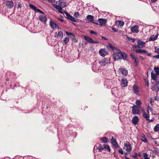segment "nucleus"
<instances>
[{
	"instance_id": "nucleus-1",
	"label": "nucleus",
	"mask_w": 159,
	"mask_h": 159,
	"mask_svg": "<svg viewBox=\"0 0 159 159\" xmlns=\"http://www.w3.org/2000/svg\"><path fill=\"white\" fill-rule=\"evenodd\" d=\"M116 51H118V52L115 53L113 55V57L115 60L122 59L126 60L127 58V55L125 52H121L120 50Z\"/></svg>"
},
{
	"instance_id": "nucleus-2",
	"label": "nucleus",
	"mask_w": 159,
	"mask_h": 159,
	"mask_svg": "<svg viewBox=\"0 0 159 159\" xmlns=\"http://www.w3.org/2000/svg\"><path fill=\"white\" fill-rule=\"evenodd\" d=\"M100 64H98V62H97L95 61V62L93 63L92 67V69L93 71L97 72L100 69Z\"/></svg>"
},
{
	"instance_id": "nucleus-3",
	"label": "nucleus",
	"mask_w": 159,
	"mask_h": 159,
	"mask_svg": "<svg viewBox=\"0 0 159 159\" xmlns=\"http://www.w3.org/2000/svg\"><path fill=\"white\" fill-rule=\"evenodd\" d=\"M154 69L156 72V74L153 73L152 72L151 73V78L152 79H155L156 76L159 75V68L155 67Z\"/></svg>"
},
{
	"instance_id": "nucleus-4",
	"label": "nucleus",
	"mask_w": 159,
	"mask_h": 159,
	"mask_svg": "<svg viewBox=\"0 0 159 159\" xmlns=\"http://www.w3.org/2000/svg\"><path fill=\"white\" fill-rule=\"evenodd\" d=\"M58 6L60 8V9H59L60 12L63 14L64 12L62 11V8L65 7L66 5V3L65 2L62 1L61 0L59 1L58 3Z\"/></svg>"
},
{
	"instance_id": "nucleus-5",
	"label": "nucleus",
	"mask_w": 159,
	"mask_h": 159,
	"mask_svg": "<svg viewBox=\"0 0 159 159\" xmlns=\"http://www.w3.org/2000/svg\"><path fill=\"white\" fill-rule=\"evenodd\" d=\"M124 149L128 152H130L131 151V145L129 142L126 141L124 143Z\"/></svg>"
},
{
	"instance_id": "nucleus-6",
	"label": "nucleus",
	"mask_w": 159,
	"mask_h": 159,
	"mask_svg": "<svg viewBox=\"0 0 159 159\" xmlns=\"http://www.w3.org/2000/svg\"><path fill=\"white\" fill-rule=\"evenodd\" d=\"M151 89L153 91L157 92L159 90V84L155 82V83L152 84Z\"/></svg>"
},
{
	"instance_id": "nucleus-7",
	"label": "nucleus",
	"mask_w": 159,
	"mask_h": 159,
	"mask_svg": "<svg viewBox=\"0 0 159 159\" xmlns=\"http://www.w3.org/2000/svg\"><path fill=\"white\" fill-rule=\"evenodd\" d=\"M42 14L43 15H40L39 16V19L41 22L45 23L47 21V18L44 13V14Z\"/></svg>"
},
{
	"instance_id": "nucleus-8",
	"label": "nucleus",
	"mask_w": 159,
	"mask_h": 159,
	"mask_svg": "<svg viewBox=\"0 0 159 159\" xmlns=\"http://www.w3.org/2000/svg\"><path fill=\"white\" fill-rule=\"evenodd\" d=\"M29 6L30 8H31L33 10L35 11L39 12L41 14H44V12L42 11L40 9H37L34 6L31 4H30L29 5Z\"/></svg>"
},
{
	"instance_id": "nucleus-9",
	"label": "nucleus",
	"mask_w": 159,
	"mask_h": 159,
	"mask_svg": "<svg viewBox=\"0 0 159 159\" xmlns=\"http://www.w3.org/2000/svg\"><path fill=\"white\" fill-rule=\"evenodd\" d=\"M139 108L136 105L133 106L132 107V113L134 115L138 114L139 113Z\"/></svg>"
},
{
	"instance_id": "nucleus-10",
	"label": "nucleus",
	"mask_w": 159,
	"mask_h": 159,
	"mask_svg": "<svg viewBox=\"0 0 159 159\" xmlns=\"http://www.w3.org/2000/svg\"><path fill=\"white\" fill-rule=\"evenodd\" d=\"M109 62V60L106 58L103 59L101 61H98V64H100V66H105Z\"/></svg>"
},
{
	"instance_id": "nucleus-11",
	"label": "nucleus",
	"mask_w": 159,
	"mask_h": 159,
	"mask_svg": "<svg viewBox=\"0 0 159 159\" xmlns=\"http://www.w3.org/2000/svg\"><path fill=\"white\" fill-rule=\"evenodd\" d=\"M64 13H65L67 16V19L74 22H76V19L69 14L67 11H64Z\"/></svg>"
},
{
	"instance_id": "nucleus-12",
	"label": "nucleus",
	"mask_w": 159,
	"mask_h": 159,
	"mask_svg": "<svg viewBox=\"0 0 159 159\" xmlns=\"http://www.w3.org/2000/svg\"><path fill=\"white\" fill-rule=\"evenodd\" d=\"M130 29L132 33H138L139 31V26L138 25H135L132 27Z\"/></svg>"
},
{
	"instance_id": "nucleus-13",
	"label": "nucleus",
	"mask_w": 159,
	"mask_h": 159,
	"mask_svg": "<svg viewBox=\"0 0 159 159\" xmlns=\"http://www.w3.org/2000/svg\"><path fill=\"white\" fill-rule=\"evenodd\" d=\"M107 48L110 50L112 51H114V50L116 51H119L120 49L117 48L116 47H114L112 46V45H111L110 43H108V45H107Z\"/></svg>"
},
{
	"instance_id": "nucleus-14",
	"label": "nucleus",
	"mask_w": 159,
	"mask_h": 159,
	"mask_svg": "<svg viewBox=\"0 0 159 159\" xmlns=\"http://www.w3.org/2000/svg\"><path fill=\"white\" fill-rule=\"evenodd\" d=\"M121 85L123 87H125L127 86L128 80L125 78H123L121 79Z\"/></svg>"
},
{
	"instance_id": "nucleus-15",
	"label": "nucleus",
	"mask_w": 159,
	"mask_h": 159,
	"mask_svg": "<svg viewBox=\"0 0 159 159\" xmlns=\"http://www.w3.org/2000/svg\"><path fill=\"white\" fill-rule=\"evenodd\" d=\"M86 19L89 22L93 23L96 24V25H98V23L95 22L93 21L94 20V18L93 16L91 15H88L86 16Z\"/></svg>"
},
{
	"instance_id": "nucleus-16",
	"label": "nucleus",
	"mask_w": 159,
	"mask_h": 159,
	"mask_svg": "<svg viewBox=\"0 0 159 159\" xmlns=\"http://www.w3.org/2000/svg\"><path fill=\"white\" fill-rule=\"evenodd\" d=\"M111 144L113 145L116 148L118 147V144L117 143L116 140L115 139H114L113 137H112L111 140Z\"/></svg>"
},
{
	"instance_id": "nucleus-17",
	"label": "nucleus",
	"mask_w": 159,
	"mask_h": 159,
	"mask_svg": "<svg viewBox=\"0 0 159 159\" xmlns=\"http://www.w3.org/2000/svg\"><path fill=\"white\" fill-rule=\"evenodd\" d=\"M139 119L137 116H135L133 117L132 121V123L134 125H137L139 122Z\"/></svg>"
},
{
	"instance_id": "nucleus-18",
	"label": "nucleus",
	"mask_w": 159,
	"mask_h": 159,
	"mask_svg": "<svg viewBox=\"0 0 159 159\" xmlns=\"http://www.w3.org/2000/svg\"><path fill=\"white\" fill-rule=\"evenodd\" d=\"M98 21L99 22V25L101 26L105 25L107 23V20L105 19L99 18Z\"/></svg>"
},
{
	"instance_id": "nucleus-19",
	"label": "nucleus",
	"mask_w": 159,
	"mask_h": 159,
	"mask_svg": "<svg viewBox=\"0 0 159 159\" xmlns=\"http://www.w3.org/2000/svg\"><path fill=\"white\" fill-rule=\"evenodd\" d=\"M50 25L52 29H54V28H57L58 29H59V26L56 23H55L52 20L50 21Z\"/></svg>"
},
{
	"instance_id": "nucleus-20",
	"label": "nucleus",
	"mask_w": 159,
	"mask_h": 159,
	"mask_svg": "<svg viewBox=\"0 0 159 159\" xmlns=\"http://www.w3.org/2000/svg\"><path fill=\"white\" fill-rule=\"evenodd\" d=\"M138 46L139 48H143L145 45V43L144 42L141 41V40H139L137 42Z\"/></svg>"
},
{
	"instance_id": "nucleus-21",
	"label": "nucleus",
	"mask_w": 159,
	"mask_h": 159,
	"mask_svg": "<svg viewBox=\"0 0 159 159\" xmlns=\"http://www.w3.org/2000/svg\"><path fill=\"white\" fill-rule=\"evenodd\" d=\"M6 6L9 8H12L13 6V2L11 1H8L6 2Z\"/></svg>"
},
{
	"instance_id": "nucleus-22",
	"label": "nucleus",
	"mask_w": 159,
	"mask_h": 159,
	"mask_svg": "<svg viewBox=\"0 0 159 159\" xmlns=\"http://www.w3.org/2000/svg\"><path fill=\"white\" fill-rule=\"evenodd\" d=\"M120 72H121L123 75L126 76L128 74V71L125 68H121L119 69Z\"/></svg>"
},
{
	"instance_id": "nucleus-23",
	"label": "nucleus",
	"mask_w": 159,
	"mask_h": 159,
	"mask_svg": "<svg viewBox=\"0 0 159 159\" xmlns=\"http://www.w3.org/2000/svg\"><path fill=\"white\" fill-rule=\"evenodd\" d=\"M99 53L101 56L104 57L107 54V52L105 49H101L99 51Z\"/></svg>"
},
{
	"instance_id": "nucleus-24",
	"label": "nucleus",
	"mask_w": 159,
	"mask_h": 159,
	"mask_svg": "<svg viewBox=\"0 0 159 159\" xmlns=\"http://www.w3.org/2000/svg\"><path fill=\"white\" fill-rule=\"evenodd\" d=\"M115 24L118 27H121L124 25V23L123 21L118 20L116 21Z\"/></svg>"
},
{
	"instance_id": "nucleus-25",
	"label": "nucleus",
	"mask_w": 159,
	"mask_h": 159,
	"mask_svg": "<svg viewBox=\"0 0 159 159\" xmlns=\"http://www.w3.org/2000/svg\"><path fill=\"white\" fill-rule=\"evenodd\" d=\"M84 39L87 42H88V43H92L93 42V39L90 37H89L88 36H87L85 35H84L83 36Z\"/></svg>"
},
{
	"instance_id": "nucleus-26",
	"label": "nucleus",
	"mask_w": 159,
	"mask_h": 159,
	"mask_svg": "<svg viewBox=\"0 0 159 159\" xmlns=\"http://www.w3.org/2000/svg\"><path fill=\"white\" fill-rule=\"evenodd\" d=\"M143 116L146 119V120H148L149 118V115L148 114H147L145 111H143Z\"/></svg>"
},
{
	"instance_id": "nucleus-27",
	"label": "nucleus",
	"mask_w": 159,
	"mask_h": 159,
	"mask_svg": "<svg viewBox=\"0 0 159 159\" xmlns=\"http://www.w3.org/2000/svg\"><path fill=\"white\" fill-rule=\"evenodd\" d=\"M133 90L134 93L136 94H138L139 93V88L135 85H134L133 87Z\"/></svg>"
},
{
	"instance_id": "nucleus-28",
	"label": "nucleus",
	"mask_w": 159,
	"mask_h": 159,
	"mask_svg": "<svg viewBox=\"0 0 159 159\" xmlns=\"http://www.w3.org/2000/svg\"><path fill=\"white\" fill-rule=\"evenodd\" d=\"M158 34H157L155 36L153 35L151 36L149 38V41H154L157 39L158 37Z\"/></svg>"
},
{
	"instance_id": "nucleus-29",
	"label": "nucleus",
	"mask_w": 159,
	"mask_h": 159,
	"mask_svg": "<svg viewBox=\"0 0 159 159\" xmlns=\"http://www.w3.org/2000/svg\"><path fill=\"white\" fill-rule=\"evenodd\" d=\"M141 140L144 143H147L148 142L147 140L145 137V136L143 134H142L141 135Z\"/></svg>"
},
{
	"instance_id": "nucleus-30",
	"label": "nucleus",
	"mask_w": 159,
	"mask_h": 159,
	"mask_svg": "<svg viewBox=\"0 0 159 159\" xmlns=\"http://www.w3.org/2000/svg\"><path fill=\"white\" fill-rule=\"evenodd\" d=\"M135 51L137 53H147V52L145 50H143V49H136V50H135Z\"/></svg>"
},
{
	"instance_id": "nucleus-31",
	"label": "nucleus",
	"mask_w": 159,
	"mask_h": 159,
	"mask_svg": "<svg viewBox=\"0 0 159 159\" xmlns=\"http://www.w3.org/2000/svg\"><path fill=\"white\" fill-rule=\"evenodd\" d=\"M69 40V38L68 37L66 38L63 40L62 43L63 44H66Z\"/></svg>"
},
{
	"instance_id": "nucleus-32",
	"label": "nucleus",
	"mask_w": 159,
	"mask_h": 159,
	"mask_svg": "<svg viewBox=\"0 0 159 159\" xmlns=\"http://www.w3.org/2000/svg\"><path fill=\"white\" fill-rule=\"evenodd\" d=\"M154 130L156 132L159 131V124H157L154 127Z\"/></svg>"
},
{
	"instance_id": "nucleus-33",
	"label": "nucleus",
	"mask_w": 159,
	"mask_h": 159,
	"mask_svg": "<svg viewBox=\"0 0 159 159\" xmlns=\"http://www.w3.org/2000/svg\"><path fill=\"white\" fill-rule=\"evenodd\" d=\"M102 142L104 143H107L108 141V139L106 137H104L101 139Z\"/></svg>"
},
{
	"instance_id": "nucleus-34",
	"label": "nucleus",
	"mask_w": 159,
	"mask_h": 159,
	"mask_svg": "<svg viewBox=\"0 0 159 159\" xmlns=\"http://www.w3.org/2000/svg\"><path fill=\"white\" fill-rule=\"evenodd\" d=\"M104 149L107 150L109 152H110L111 151V150L110 149V147L109 146L104 144Z\"/></svg>"
},
{
	"instance_id": "nucleus-35",
	"label": "nucleus",
	"mask_w": 159,
	"mask_h": 159,
	"mask_svg": "<svg viewBox=\"0 0 159 159\" xmlns=\"http://www.w3.org/2000/svg\"><path fill=\"white\" fill-rule=\"evenodd\" d=\"M63 34L62 32L61 31H59L57 36H56V37H57L58 38H59L60 37H61H61H63Z\"/></svg>"
},
{
	"instance_id": "nucleus-36",
	"label": "nucleus",
	"mask_w": 159,
	"mask_h": 159,
	"mask_svg": "<svg viewBox=\"0 0 159 159\" xmlns=\"http://www.w3.org/2000/svg\"><path fill=\"white\" fill-rule=\"evenodd\" d=\"M97 149L99 150V151L101 152L102 150L103 149H104V147H103L100 144L98 147Z\"/></svg>"
},
{
	"instance_id": "nucleus-37",
	"label": "nucleus",
	"mask_w": 159,
	"mask_h": 159,
	"mask_svg": "<svg viewBox=\"0 0 159 159\" xmlns=\"http://www.w3.org/2000/svg\"><path fill=\"white\" fill-rule=\"evenodd\" d=\"M53 7L56 8L57 10H58V11L60 12V11L59 9H60V8L59 7V6L58 5H57L56 4H53L52 5Z\"/></svg>"
},
{
	"instance_id": "nucleus-38",
	"label": "nucleus",
	"mask_w": 159,
	"mask_h": 159,
	"mask_svg": "<svg viewBox=\"0 0 159 159\" xmlns=\"http://www.w3.org/2000/svg\"><path fill=\"white\" fill-rule=\"evenodd\" d=\"M66 34L67 35H68L70 37V36H72L73 37H75L74 35L72 33H71L69 32H66Z\"/></svg>"
},
{
	"instance_id": "nucleus-39",
	"label": "nucleus",
	"mask_w": 159,
	"mask_h": 159,
	"mask_svg": "<svg viewBox=\"0 0 159 159\" xmlns=\"http://www.w3.org/2000/svg\"><path fill=\"white\" fill-rule=\"evenodd\" d=\"M134 60V64L136 66H138L139 64V61L136 58Z\"/></svg>"
},
{
	"instance_id": "nucleus-40",
	"label": "nucleus",
	"mask_w": 159,
	"mask_h": 159,
	"mask_svg": "<svg viewBox=\"0 0 159 159\" xmlns=\"http://www.w3.org/2000/svg\"><path fill=\"white\" fill-rule=\"evenodd\" d=\"M153 80L155 81V82H157V83H159V75L157 76H156L155 79H153Z\"/></svg>"
},
{
	"instance_id": "nucleus-41",
	"label": "nucleus",
	"mask_w": 159,
	"mask_h": 159,
	"mask_svg": "<svg viewBox=\"0 0 159 159\" xmlns=\"http://www.w3.org/2000/svg\"><path fill=\"white\" fill-rule=\"evenodd\" d=\"M155 52L157 53V54H159V48H157V47L155 48Z\"/></svg>"
},
{
	"instance_id": "nucleus-42",
	"label": "nucleus",
	"mask_w": 159,
	"mask_h": 159,
	"mask_svg": "<svg viewBox=\"0 0 159 159\" xmlns=\"http://www.w3.org/2000/svg\"><path fill=\"white\" fill-rule=\"evenodd\" d=\"M136 104L138 106H140L141 104V103L139 100H137L136 102Z\"/></svg>"
},
{
	"instance_id": "nucleus-43",
	"label": "nucleus",
	"mask_w": 159,
	"mask_h": 159,
	"mask_svg": "<svg viewBox=\"0 0 159 159\" xmlns=\"http://www.w3.org/2000/svg\"><path fill=\"white\" fill-rule=\"evenodd\" d=\"M130 56L134 60L137 58L136 57H135L134 55L133 54H130Z\"/></svg>"
},
{
	"instance_id": "nucleus-44",
	"label": "nucleus",
	"mask_w": 159,
	"mask_h": 159,
	"mask_svg": "<svg viewBox=\"0 0 159 159\" xmlns=\"http://www.w3.org/2000/svg\"><path fill=\"white\" fill-rule=\"evenodd\" d=\"M79 15V13L78 12H75L74 14V16L76 17H78Z\"/></svg>"
},
{
	"instance_id": "nucleus-45",
	"label": "nucleus",
	"mask_w": 159,
	"mask_h": 159,
	"mask_svg": "<svg viewBox=\"0 0 159 159\" xmlns=\"http://www.w3.org/2000/svg\"><path fill=\"white\" fill-rule=\"evenodd\" d=\"M90 33L91 34H94L95 35H97V33L96 32H95V31H93V30H91L90 31Z\"/></svg>"
},
{
	"instance_id": "nucleus-46",
	"label": "nucleus",
	"mask_w": 159,
	"mask_h": 159,
	"mask_svg": "<svg viewBox=\"0 0 159 159\" xmlns=\"http://www.w3.org/2000/svg\"><path fill=\"white\" fill-rule=\"evenodd\" d=\"M128 40L130 41L131 40L132 42L134 43L135 41V39H134L131 38H128Z\"/></svg>"
},
{
	"instance_id": "nucleus-47",
	"label": "nucleus",
	"mask_w": 159,
	"mask_h": 159,
	"mask_svg": "<svg viewBox=\"0 0 159 159\" xmlns=\"http://www.w3.org/2000/svg\"><path fill=\"white\" fill-rule=\"evenodd\" d=\"M118 152H119V153H120V154H124L123 151L122 150V149L119 150H118Z\"/></svg>"
},
{
	"instance_id": "nucleus-48",
	"label": "nucleus",
	"mask_w": 159,
	"mask_h": 159,
	"mask_svg": "<svg viewBox=\"0 0 159 159\" xmlns=\"http://www.w3.org/2000/svg\"><path fill=\"white\" fill-rule=\"evenodd\" d=\"M145 85H147L148 87L149 86V82L148 80H145Z\"/></svg>"
},
{
	"instance_id": "nucleus-49",
	"label": "nucleus",
	"mask_w": 159,
	"mask_h": 159,
	"mask_svg": "<svg viewBox=\"0 0 159 159\" xmlns=\"http://www.w3.org/2000/svg\"><path fill=\"white\" fill-rule=\"evenodd\" d=\"M154 58H157L158 59H159V55H156L154 56L153 57Z\"/></svg>"
},
{
	"instance_id": "nucleus-50",
	"label": "nucleus",
	"mask_w": 159,
	"mask_h": 159,
	"mask_svg": "<svg viewBox=\"0 0 159 159\" xmlns=\"http://www.w3.org/2000/svg\"><path fill=\"white\" fill-rule=\"evenodd\" d=\"M137 153H135L134 155H133L132 156V157L134 158L135 159H137Z\"/></svg>"
},
{
	"instance_id": "nucleus-51",
	"label": "nucleus",
	"mask_w": 159,
	"mask_h": 159,
	"mask_svg": "<svg viewBox=\"0 0 159 159\" xmlns=\"http://www.w3.org/2000/svg\"><path fill=\"white\" fill-rule=\"evenodd\" d=\"M154 118H152L151 120H149L148 119V120H147L148 121V122L150 123V122H153L154 121Z\"/></svg>"
},
{
	"instance_id": "nucleus-52",
	"label": "nucleus",
	"mask_w": 159,
	"mask_h": 159,
	"mask_svg": "<svg viewBox=\"0 0 159 159\" xmlns=\"http://www.w3.org/2000/svg\"><path fill=\"white\" fill-rule=\"evenodd\" d=\"M99 43V42L98 41H93V42L92 43Z\"/></svg>"
},
{
	"instance_id": "nucleus-53",
	"label": "nucleus",
	"mask_w": 159,
	"mask_h": 159,
	"mask_svg": "<svg viewBox=\"0 0 159 159\" xmlns=\"http://www.w3.org/2000/svg\"><path fill=\"white\" fill-rule=\"evenodd\" d=\"M147 109L151 111L152 108L149 106L148 105L147 107Z\"/></svg>"
},
{
	"instance_id": "nucleus-54",
	"label": "nucleus",
	"mask_w": 159,
	"mask_h": 159,
	"mask_svg": "<svg viewBox=\"0 0 159 159\" xmlns=\"http://www.w3.org/2000/svg\"><path fill=\"white\" fill-rule=\"evenodd\" d=\"M58 20L61 22H63L64 21V20L61 18H58Z\"/></svg>"
},
{
	"instance_id": "nucleus-55",
	"label": "nucleus",
	"mask_w": 159,
	"mask_h": 159,
	"mask_svg": "<svg viewBox=\"0 0 159 159\" xmlns=\"http://www.w3.org/2000/svg\"><path fill=\"white\" fill-rule=\"evenodd\" d=\"M138 46H137L136 45H134L133 46V48H137L138 47Z\"/></svg>"
},
{
	"instance_id": "nucleus-56",
	"label": "nucleus",
	"mask_w": 159,
	"mask_h": 159,
	"mask_svg": "<svg viewBox=\"0 0 159 159\" xmlns=\"http://www.w3.org/2000/svg\"><path fill=\"white\" fill-rule=\"evenodd\" d=\"M112 30H113V31H114V32H117V30H116L114 28H112Z\"/></svg>"
},
{
	"instance_id": "nucleus-57",
	"label": "nucleus",
	"mask_w": 159,
	"mask_h": 159,
	"mask_svg": "<svg viewBox=\"0 0 159 159\" xmlns=\"http://www.w3.org/2000/svg\"><path fill=\"white\" fill-rule=\"evenodd\" d=\"M148 56L151 57V53H147Z\"/></svg>"
},
{
	"instance_id": "nucleus-58",
	"label": "nucleus",
	"mask_w": 159,
	"mask_h": 159,
	"mask_svg": "<svg viewBox=\"0 0 159 159\" xmlns=\"http://www.w3.org/2000/svg\"><path fill=\"white\" fill-rule=\"evenodd\" d=\"M21 3H19L18 4V7H21Z\"/></svg>"
},
{
	"instance_id": "nucleus-59",
	"label": "nucleus",
	"mask_w": 159,
	"mask_h": 159,
	"mask_svg": "<svg viewBox=\"0 0 159 159\" xmlns=\"http://www.w3.org/2000/svg\"><path fill=\"white\" fill-rule=\"evenodd\" d=\"M152 98H151V99H150L149 100V102H150L151 104L152 102Z\"/></svg>"
},
{
	"instance_id": "nucleus-60",
	"label": "nucleus",
	"mask_w": 159,
	"mask_h": 159,
	"mask_svg": "<svg viewBox=\"0 0 159 159\" xmlns=\"http://www.w3.org/2000/svg\"><path fill=\"white\" fill-rule=\"evenodd\" d=\"M102 38L104 39L105 40H107V39L104 37H102Z\"/></svg>"
},
{
	"instance_id": "nucleus-61",
	"label": "nucleus",
	"mask_w": 159,
	"mask_h": 159,
	"mask_svg": "<svg viewBox=\"0 0 159 159\" xmlns=\"http://www.w3.org/2000/svg\"><path fill=\"white\" fill-rule=\"evenodd\" d=\"M140 59L141 60H143V57H142L140 56Z\"/></svg>"
},
{
	"instance_id": "nucleus-62",
	"label": "nucleus",
	"mask_w": 159,
	"mask_h": 159,
	"mask_svg": "<svg viewBox=\"0 0 159 159\" xmlns=\"http://www.w3.org/2000/svg\"><path fill=\"white\" fill-rule=\"evenodd\" d=\"M149 110L148 109H147V114H149Z\"/></svg>"
},
{
	"instance_id": "nucleus-63",
	"label": "nucleus",
	"mask_w": 159,
	"mask_h": 159,
	"mask_svg": "<svg viewBox=\"0 0 159 159\" xmlns=\"http://www.w3.org/2000/svg\"><path fill=\"white\" fill-rule=\"evenodd\" d=\"M159 98H157V97H156L155 98V100H158V99H159Z\"/></svg>"
},
{
	"instance_id": "nucleus-64",
	"label": "nucleus",
	"mask_w": 159,
	"mask_h": 159,
	"mask_svg": "<svg viewBox=\"0 0 159 159\" xmlns=\"http://www.w3.org/2000/svg\"><path fill=\"white\" fill-rule=\"evenodd\" d=\"M125 158L126 159H129V157H127V156H125Z\"/></svg>"
}]
</instances>
